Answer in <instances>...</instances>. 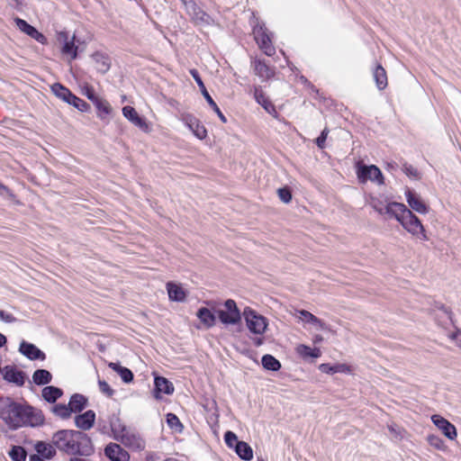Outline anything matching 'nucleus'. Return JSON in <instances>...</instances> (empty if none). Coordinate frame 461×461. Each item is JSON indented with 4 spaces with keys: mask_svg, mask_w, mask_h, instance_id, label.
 I'll return each mask as SVG.
<instances>
[{
    "mask_svg": "<svg viewBox=\"0 0 461 461\" xmlns=\"http://www.w3.org/2000/svg\"><path fill=\"white\" fill-rule=\"evenodd\" d=\"M255 40L257 41L259 48L267 56H272L275 53V49L271 44L269 36L262 30V28L254 31Z\"/></svg>",
    "mask_w": 461,
    "mask_h": 461,
    "instance_id": "nucleus-14",
    "label": "nucleus"
},
{
    "mask_svg": "<svg viewBox=\"0 0 461 461\" xmlns=\"http://www.w3.org/2000/svg\"><path fill=\"white\" fill-rule=\"evenodd\" d=\"M83 93L92 103H94L99 97L95 95L94 88L90 86H86L84 88Z\"/></svg>",
    "mask_w": 461,
    "mask_h": 461,
    "instance_id": "nucleus-54",
    "label": "nucleus"
},
{
    "mask_svg": "<svg viewBox=\"0 0 461 461\" xmlns=\"http://www.w3.org/2000/svg\"><path fill=\"white\" fill-rule=\"evenodd\" d=\"M71 413L82 411L87 405V398L80 393H74L68 402Z\"/></svg>",
    "mask_w": 461,
    "mask_h": 461,
    "instance_id": "nucleus-26",
    "label": "nucleus"
},
{
    "mask_svg": "<svg viewBox=\"0 0 461 461\" xmlns=\"http://www.w3.org/2000/svg\"><path fill=\"white\" fill-rule=\"evenodd\" d=\"M254 97L256 101L262 105V107L268 113H273L276 112L274 104L267 99L265 94L259 87H255Z\"/></svg>",
    "mask_w": 461,
    "mask_h": 461,
    "instance_id": "nucleus-29",
    "label": "nucleus"
},
{
    "mask_svg": "<svg viewBox=\"0 0 461 461\" xmlns=\"http://www.w3.org/2000/svg\"><path fill=\"white\" fill-rule=\"evenodd\" d=\"M262 366L265 369L270 371H278L281 368V363L272 355L267 354L262 357Z\"/></svg>",
    "mask_w": 461,
    "mask_h": 461,
    "instance_id": "nucleus-37",
    "label": "nucleus"
},
{
    "mask_svg": "<svg viewBox=\"0 0 461 461\" xmlns=\"http://www.w3.org/2000/svg\"><path fill=\"white\" fill-rule=\"evenodd\" d=\"M3 420L11 429H17L23 426L41 425L44 417L41 411L15 402Z\"/></svg>",
    "mask_w": 461,
    "mask_h": 461,
    "instance_id": "nucleus-2",
    "label": "nucleus"
},
{
    "mask_svg": "<svg viewBox=\"0 0 461 461\" xmlns=\"http://www.w3.org/2000/svg\"><path fill=\"white\" fill-rule=\"evenodd\" d=\"M402 170L410 177L420 178L418 170L411 165H408L407 163L403 164Z\"/></svg>",
    "mask_w": 461,
    "mask_h": 461,
    "instance_id": "nucleus-51",
    "label": "nucleus"
},
{
    "mask_svg": "<svg viewBox=\"0 0 461 461\" xmlns=\"http://www.w3.org/2000/svg\"><path fill=\"white\" fill-rule=\"evenodd\" d=\"M249 330L255 334H262L267 329L266 319H246Z\"/></svg>",
    "mask_w": 461,
    "mask_h": 461,
    "instance_id": "nucleus-35",
    "label": "nucleus"
},
{
    "mask_svg": "<svg viewBox=\"0 0 461 461\" xmlns=\"http://www.w3.org/2000/svg\"><path fill=\"white\" fill-rule=\"evenodd\" d=\"M51 91L57 97L73 105L81 112H86L90 107L86 101L76 96L68 88L59 83L53 84L51 86Z\"/></svg>",
    "mask_w": 461,
    "mask_h": 461,
    "instance_id": "nucleus-4",
    "label": "nucleus"
},
{
    "mask_svg": "<svg viewBox=\"0 0 461 461\" xmlns=\"http://www.w3.org/2000/svg\"><path fill=\"white\" fill-rule=\"evenodd\" d=\"M253 64L255 74L263 80L269 79L274 77L275 69L268 66L264 60L255 59Z\"/></svg>",
    "mask_w": 461,
    "mask_h": 461,
    "instance_id": "nucleus-24",
    "label": "nucleus"
},
{
    "mask_svg": "<svg viewBox=\"0 0 461 461\" xmlns=\"http://www.w3.org/2000/svg\"><path fill=\"white\" fill-rule=\"evenodd\" d=\"M306 324L311 331H329L332 332L331 329L325 325L321 319H306Z\"/></svg>",
    "mask_w": 461,
    "mask_h": 461,
    "instance_id": "nucleus-39",
    "label": "nucleus"
},
{
    "mask_svg": "<svg viewBox=\"0 0 461 461\" xmlns=\"http://www.w3.org/2000/svg\"><path fill=\"white\" fill-rule=\"evenodd\" d=\"M75 36L69 41L68 33L66 32H60L58 34V41L63 44L62 53L69 55L72 59L77 58V47L74 43Z\"/></svg>",
    "mask_w": 461,
    "mask_h": 461,
    "instance_id": "nucleus-16",
    "label": "nucleus"
},
{
    "mask_svg": "<svg viewBox=\"0 0 461 461\" xmlns=\"http://www.w3.org/2000/svg\"><path fill=\"white\" fill-rule=\"evenodd\" d=\"M262 343H263V339H255V344L257 346H260Z\"/></svg>",
    "mask_w": 461,
    "mask_h": 461,
    "instance_id": "nucleus-64",
    "label": "nucleus"
},
{
    "mask_svg": "<svg viewBox=\"0 0 461 461\" xmlns=\"http://www.w3.org/2000/svg\"><path fill=\"white\" fill-rule=\"evenodd\" d=\"M190 74L192 75L193 78L195 80V82L197 83L200 90H201V93L202 95H203V97L205 98V100L207 101V103L209 104V105L212 107V109L217 113V115L219 116L220 120L223 122V123H226L227 122V119L226 117L224 116V114L221 112L220 108L218 107L217 104L213 101V99L212 98V96L210 95V94L208 93V91L206 90V87L198 73V71L196 69H191L190 70Z\"/></svg>",
    "mask_w": 461,
    "mask_h": 461,
    "instance_id": "nucleus-8",
    "label": "nucleus"
},
{
    "mask_svg": "<svg viewBox=\"0 0 461 461\" xmlns=\"http://www.w3.org/2000/svg\"><path fill=\"white\" fill-rule=\"evenodd\" d=\"M279 199L285 203H288L292 200V194L288 187H282L277 190Z\"/></svg>",
    "mask_w": 461,
    "mask_h": 461,
    "instance_id": "nucleus-47",
    "label": "nucleus"
},
{
    "mask_svg": "<svg viewBox=\"0 0 461 461\" xmlns=\"http://www.w3.org/2000/svg\"><path fill=\"white\" fill-rule=\"evenodd\" d=\"M15 23L17 27L23 32H25L27 35L31 36L32 38L35 39L39 42H42L43 40H45V37L42 33L38 32L36 28L29 24L26 21L21 19V18H15Z\"/></svg>",
    "mask_w": 461,
    "mask_h": 461,
    "instance_id": "nucleus-21",
    "label": "nucleus"
},
{
    "mask_svg": "<svg viewBox=\"0 0 461 461\" xmlns=\"http://www.w3.org/2000/svg\"><path fill=\"white\" fill-rule=\"evenodd\" d=\"M52 380V375L46 369H37L32 375V381L37 385L48 384Z\"/></svg>",
    "mask_w": 461,
    "mask_h": 461,
    "instance_id": "nucleus-33",
    "label": "nucleus"
},
{
    "mask_svg": "<svg viewBox=\"0 0 461 461\" xmlns=\"http://www.w3.org/2000/svg\"><path fill=\"white\" fill-rule=\"evenodd\" d=\"M167 423L172 429H175L176 432H182L184 429V426L180 422L178 417L174 413L167 414Z\"/></svg>",
    "mask_w": 461,
    "mask_h": 461,
    "instance_id": "nucleus-45",
    "label": "nucleus"
},
{
    "mask_svg": "<svg viewBox=\"0 0 461 461\" xmlns=\"http://www.w3.org/2000/svg\"><path fill=\"white\" fill-rule=\"evenodd\" d=\"M9 456L13 461H25L27 453L21 446H14L9 451Z\"/></svg>",
    "mask_w": 461,
    "mask_h": 461,
    "instance_id": "nucleus-41",
    "label": "nucleus"
},
{
    "mask_svg": "<svg viewBox=\"0 0 461 461\" xmlns=\"http://www.w3.org/2000/svg\"><path fill=\"white\" fill-rule=\"evenodd\" d=\"M297 312L300 313L302 317H309V318L315 317L312 313H311L310 312H307L305 310L298 311V310L294 309V312H292V311L289 312V313L291 315H295Z\"/></svg>",
    "mask_w": 461,
    "mask_h": 461,
    "instance_id": "nucleus-59",
    "label": "nucleus"
},
{
    "mask_svg": "<svg viewBox=\"0 0 461 461\" xmlns=\"http://www.w3.org/2000/svg\"><path fill=\"white\" fill-rule=\"evenodd\" d=\"M407 210L408 208L403 203L392 202L384 205V214H388L390 217L395 218L400 222Z\"/></svg>",
    "mask_w": 461,
    "mask_h": 461,
    "instance_id": "nucleus-20",
    "label": "nucleus"
},
{
    "mask_svg": "<svg viewBox=\"0 0 461 461\" xmlns=\"http://www.w3.org/2000/svg\"><path fill=\"white\" fill-rule=\"evenodd\" d=\"M51 443L68 455L89 456L95 451L91 438L79 430L60 429L53 434Z\"/></svg>",
    "mask_w": 461,
    "mask_h": 461,
    "instance_id": "nucleus-1",
    "label": "nucleus"
},
{
    "mask_svg": "<svg viewBox=\"0 0 461 461\" xmlns=\"http://www.w3.org/2000/svg\"><path fill=\"white\" fill-rule=\"evenodd\" d=\"M431 420L434 423V425L438 429H440L447 438L453 440L456 438L457 433L456 427L444 417L435 414L431 416Z\"/></svg>",
    "mask_w": 461,
    "mask_h": 461,
    "instance_id": "nucleus-9",
    "label": "nucleus"
},
{
    "mask_svg": "<svg viewBox=\"0 0 461 461\" xmlns=\"http://www.w3.org/2000/svg\"><path fill=\"white\" fill-rule=\"evenodd\" d=\"M0 194L3 196H8L10 199L14 198V194L10 188L0 183Z\"/></svg>",
    "mask_w": 461,
    "mask_h": 461,
    "instance_id": "nucleus-57",
    "label": "nucleus"
},
{
    "mask_svg": "<svg viewBox=\"0 0 461 461\" xmlns=\"http://www.w3.org/2000/svg\"><path fill=\"white\" fill-rule=\"evenodd\" d=\"M306 324L311 331H329L332 332L331 329L325 325L321 319H306Z\"/></svg>",
    "mask_w": 461,
    "mask_h": 461,
    "instance_id": "nucleus-38",
    "label": "nucleus"
},
{
    "mask_svg": "<svg viewBox=\"0 0 461 461\" xmlns=\"http://www.w3.org/2000/svg\"><path fill=\"white\" fill-rule=\"evenodd\" d=\"M15 402L10 397L0 396V418L5 419Z\"/></svg>",
    "mask_w": 461,
    "mask_h": 461,
    "instance_id": "nucleus-43",
    "label": "nucleus"
},
{
    "mask_svg": "<svg viewBox=\"0 0 461 461\" xmlns=\"http://www.w3.org/2000/svg\"><path fill=\"white\" fill-rule=\"evenodd\" d=\"M322 340V337L319 334H316L315 337H314V342L317 343V342H320Z\"/></svg>",
    "mask_w": 461,
    "mask_h": 461,
    "instance_id": "nucleus-63",
    "label": "nucleus"
},
{
    "mask_svg": "<svg viewBox=\"0 0 461 461\" xmlns=\"http://www.w3.org/2000/svg\"><path fill=\"white\" fill-rule=\"evenodd\" d=\"M95 420V413L92 410L86 411L83 414H79L75 417L76 426L83 430L90 429L94 426Z\"/></svg>",
    "mask_w": 461,
    "mask_h": 461,
    "instance_id": "nucleus-19",
    "label": "nucleus"
},
{
    "mask_svg": "<svg viewBox=\"0 0 461 461\" xmlns=\"http://www.w3.org/2000/svg\"><path fill=\"white\" fill-rule=\"evenodd\" d=\"M240 317H263V316L260 314H258L253 309L247 306L243 309L242 313H240Z\"/></svg>",
    "mask_w": 461,
    "mask_h": 461,
    "instance_id": "nucleus-55",
    "label": "nucleus"
},
{
    "mask_svg": "<svg viewBox=\"0 0 461 461\" xmlns=\"http://www.w3.org/2000/svg\"><path fill=\"white\" fill-rule=\"evenodd\" d=\"M296 354L303 360H309L310 358H319L321 356V352L318 348H311L304 344H299L295 348Z\"/></svg>",
    "mask_w": 461,
    "mask_h": 461,
    "instance_id": "nucleus-25",
    "label": "nucleus"
},
{
    "mask_svg": "<svg viewBox=\"0 0 461 461\" xmlns=\"http://www.w3.org/2000/svg\"><path fill=\"white\" fill-rule=\"evenodd\" d=\"M63 394V391L56 386L49 385L42 389V397L48 402H55Z\"/></svg>",
    "mask_w": 461,
    "mask_h": 461,
    "instance_id": "nucleus-30",
    "label": "nucleus"
},
{
    "mask_svg": "<svg viewBox=\"0 0 461 461\" xmlns=\"http://www.w3.org/2000/svg\"><path fill=\"white\" fill-rule=\"evenodd\" d=\"M225 328H230L231 332H240L242 329L241 319H219Z\"/></svg>",
    "mask_w": 461,
    "mask_h": 461,
    "instance_id": "nucleus-40",
    "label": "nucleus"
},
{
    "mask_svg": "<svg viewBox=\"0 0 461 461\" xmlns=\"http://www.w3.org/2000/svg\"><path fill=\"white\" fill-rule=\"evenodd\" d=\"M154 384L156 391L155 397L157 399L160 398L159 393H161L166 394H172L174 393L173 384L165 377L156 376L154 380Z\"/></svg>",
    "mask_w": 461,
    "mask_h": 461,
    "instance_id": "nucleus-23",
    "label": "nucleus"
},
{
    "mask_svg": "<svg viewBox=\"0 0 461 461\" xmlns=\"http://www.w3.org/2000/svg\"><path fill=\"white\" fill-rule=\"evenodd\" d=\"M400 223L413 236H417L423 240H429L421 221L410 209H408L405 215L402 217Z\"/></svg>",
    "mask_w": 461,
    "mask_h": 461,
    "instance_id": "nucleus-5",
    "label": "nucleus"
},
{
    "mask_svg": "<svg viewBox=\"0 0 461 461\" xmlns=\"http://www.w3.org/2000/svg\"><path fill=\"white\" fill-rule=\"evenodd\" d=\"M207 307L211 309V312L217 314V317H240V311L237 306V303L232 299H228L224 303L226 311L222 310L221 303L218 301H208L205 303Z\"/></svg>",
    "mask_w": 461,
    "mask_h": 461,
    "instance_id": "nucleus-6",
    "label": "nucleus"
},
{
    "mask_svg": "<svg viewBox=\"0 0 461 461\" xmlns=\"http://www.w3.org/2000/svg\"><path fill=\"white\" fill-rule=\"evenodd\" d=\"M122 114L125 118H127L131 122H132L144 132L149 131V126L146 120L140 117L133 107L129 105L124 106L122 108Z\"/></svg>",
    "mask_w": 461,
    "mask_h": 461,
    "instance_id": "nucleus-11",
    "label": "nucleus"
},
{
    "mask_svg": "<svg viewBox=\"0 0 461 461\" xmlns=\"http://www.w3.org/2000/svg\"><path fill=\"white\" fill-rule=\"evenodd\" d=\"M98 386H99L100 391L104 394H105L108 397L113 396L114 391L110 387V385L105 381L99 380Z\"/></svg>",
    "mask_w": 461,
    "mask_h": 461,
    "instance_id": "nucleus-50",
    "label": "nucleus"
},
{
    "mask_svg": "<svg viewBox=\"0 0 461 461\" xmlns=\"http://www.w3.org/2000/svg\"><path fill=\"white\" fill-rule=\"evenodd\" d=\"M166 288L170 301L183 303L186 300L188 292L181 284L170 281L166 284Z\"/></svg>",
    "mask_w": 461,
    "mask_h": 461,
    "instance_id": "nucleus-10",
    "label": "nucleus"
},
{
    "mask_svg": "<svg viewBox=\"0 0 461 461\" xmlns=\"http://www.w3.org/2000/svg\"><path fill=\"white\" fill-rule=\"evenodd\" d=\"M119 427L121 428L120 431L116 427H113L117 440L133 450H142L145 447V441L138 433L125 426L119 425Z\"/></svg>",
    "mask_w": 461,
    "mask_h": 461,
    "instance_id": "nucleus-3",
    "label": "nucleus"
},
{
    "mask_svg": "<svg viewBox=\"0 0 461 461\" xmlns=\"http://www.w3.org/2000/svg\"><path fill=\"white\" fill-rule=\"evenodd\" d=\"M319 369L321 372L325 374H336V373H349L350 367L346 364H336V365H330V364H321L319 366Z\"/></svg>",
    "mask_w": 461,
    "mask_h": 461,
    "instance_id": "nucleus-31",
    "label": "nucleus"
},
{
    "mask_svg": "<svg viewBox=\"0 0 461 461\" xmlns=\"http://www.w3.org/2000/svg\"><path fill=\"white\" fill-rule=\"evenodd\" d=\"M52 412L61 418V419H68L71 416V411H69V405L68 404H55L52 409Z\"/></svg>",
    "mask_w": 461,
    "mask_h": 461,
    "instance_id": "nucleus-42",
    "label": "nucleus"
},
{
    "mask_svg": "<svg viewBox=\"0 0 461 461\" xmlns=\"http://www.w3.org/2000/svg\"><path fill=\"white\" fill-rule=\"evenodd\" d=\"M406 198L408 204L415 212L421 214H426L429 212V208L425 203L411 190L408 189L406 191Z\"/></svg>",
    "mask_w": 461,
    "mask_h": 461,
    "instance_id": "nucleus-18",
    "label": "nucleus"
},
{
    "mask_svg": "<svg viewBox=\"0 0 461 461\" xmlns=\"http://www.w3.org/2000/svg\"><path fill=\"white\" fill-rule=\"evenodd\" d=\"M109 367L115 371L124 383L128 384L133 380V374L129 368L122 366L118 363L113 362L109 364Z\"/></svg>",
    "mask_w": 461,
    "mask_h": 461,
    "instance_id": "nucleus-34",
    "label": "nucleus"
},
{
    "mask_svg": "<svg viewBox=\"0 0 461 461\" xmlns=\"http://www.w3.org/2000/svg\"><path fill=\"white\" fill-rule=\"evenodd\" d=\"M371 206L380 214H384V206L383 205L382 202L376 200L372 201Z\"/></svg>",
    "mask_w": 461,
    "mask_h": 461,
    "instance_id": "nucleus-58",
    "label": "nucleus"
},
{
    "mask_svg": "<svg viewBox=\"0 0 461 461\" xmlns=\"http://www.w3.org/2000/svg\"><path fill=\"white\" fill-rule=\"evenodd\" d=\"M53 444H49L43 441H38L35 445L37 453L47 459H51L56 455V449Z\"/></svg>",
    "mask_w": 461,
    "mask_h": 461,
    "instance_id": "nucleus-27",
    "label": "nucleus"
},
{
    "mask_svg": "<svg viewBox=\"0 0 461 461\" xmlns=\"http://www.w3.org/2000/svg\"><path fill=\"white\" fill-rule=\"evenodd\" d=\"M6 343V338L0 333V348L3 347Z\"/></svg>",
    "mask_w": 461,
    "mask_h": 461,
    "instance_id": "nucleus-62",
    "label": "nucleus"
},
{
    "mask_svg": "<svg viewBox=\"0 0 461 461\" xmlns=\"http://www.w3.org/2000/svg\"><path fill=\"white\" fill-rule=\"evenodd\" d=\"M186 125L192 132L199 139L203 140L207 136L205 127L195 117L188 115L185 119Z\"/></svg>",
    "mask_w": 461,
    "mask_h": 461,
    "instance_id": "nucleus-22",
    "label": "nucleus"
},
{
    "mask_svg": "<svg viewBox=\"0 0 461 461\" xmlns=\"http://www.w3.org/2000/svg\"><path fill=\"white\" fill-rule=\"evenodd\" d=\"M235 452L243 460H250L253 457V450L250 446L244 441L236 444Z\"/></svg>",
    "mask_w": 461,
    "mask_h": 461,
    "instance_id": "nucleus-36",
    "label": "nucleus"
},
{
    "mask_svg": "<svg viewBox=\"0 0 461 461\" xmlns=\"http://www.w3.org/2000/svg\"><path fill=\"white\" fill-rule=\"evenodd\" d=\"M447 336L452 339L455 340L456 345L461 348V331L456 328L454 331H450L447 334Z\"/></svg>",
    "mask_w": 461,
    "mask_h": 461,
    "instance_id": "nucleus-53",
    "label": "nucleus"
},
{
    "mask_svg": "<svg viewBox=\"0 0 461 461\" xmlns=\"http://www.w3.org/2000/svg\"><path fill=\"white\" fill-rule=\"evenodd\" d=\"M196 317H215L212 312H211V309L208 307H202L196 312Z\"/></svg>",
    "mask_w": 461,
    "mask_h": 461,
    "instance_id": "nucleus-56",
    "label": "nucleus"
},
{
    "mask_svg": "<svg viewBox=\"0 0 461 461\" xmlns=\"http://www.w3.org/2000/svg\"><path fill=\"white\" fill-rule=\"evenodd\" d=\"M374 79L376 86L379 90H383L387 86V76L385 69L381 66L377 65L373 72Z\"/></svg>",
    "mask_w": 461,
    "mask_h": 461,
    "instance_id": "nucleus-32",
    "label": "nucleus"
},
{
    "mask_svg": "<svg viewBox=\"0 0 461 461\" xmlns=\"http://www.w3.org/2000/svg\"><path fill=\"white\" fill-rule=\"evenodd\" d=\"M105 456L112 461H129L130 455L120 445L110 443L104 448Z\"/></svg>",
    "mask_w": 461,
    "mask_h": 461,
    "instance_id": "nucleus-12",
    "label": "nucleus"
},
{
    "mask_svg": "<svg viewBox=\"0 0 461 461\" xmlns=\"http://www.w3.org/2000/svg\"><path fill=\"white\" fill-rule=\"evenodd\" d=\"M93 104H95L96 109L100 112L99 116L101 118H103V113L105 115H108L112 111V107L109 104V103L101 97H98Z\"/></svg>",
    "mask_w": 461,
    "mask_h": 461,
    "instance_id": "nucleus-44",
    "label": "nucleus"
},
{
    "mask_svg": "<svg viewBox=\"0 0 461 461\" xmlns=\"http://www.w3.org/2000/svg\"><path fill=\"white\" fill-rule=\"evenodd\" d=\"M186 13L191 17L192 22L196 25H209L212 23V17L203 11L196 3H194V7H190Z\"/></svg>",
    "mask_w": 461,
    "mask_h": 461,
    "instance_id": "nucleus-13",
    "label": "nucleus"
},
{
    "mask_svg": "<svg viewBox=\"0 0 461 461\" xmlns=\"http://www.w3.org/2000/svg\"><path fill=\"white\" fill-rule=\"evenodd\" d=\"M330 131L328 128H324V130L321 131V135L316 139L315 142L316 145L320 149H323L325 147V141L328 137Z\"/></svg>",
    "mask_w": 461,
    "mask_h": 461,
    "instance_id": "nucleus-52",
    "label": "nucleus"
},
{
    "mask_svg": "<svg viewBox=\"0 0 461 461\" xmlns=\"http://www.w3.org/2000/svg\"><path fill=\"white\" fill-rule=\"evenodd\" d=\"M93 59L95 62L96 69L100 73L104 74L110 69L111 61H110V59L108 56H106L103 53H100V52H95L93 55Z\"/></svg>",
    "mask_w": 461,
    "mask_h": 461,
    "instance_id": "nucleus-28",
    "label": "nucleus"
},
{
    "mask_svg": "<svg viewBox=\"0 0 461 461\" xmlns=\"http://www.w3.org/2000/svg\"><path fill=\"white\" fill-rule=\"evenodd\" d=\"M29 461H42V459L39 455L34 454L30 456Z\"/></svg>",
    "mask_w": 461,
    "mask_h": 461,
    "instance_id": "nucleus-61",
    "label": "nucleus"
},
{
    "mask_svg": "<svg viewBox=\"0 0 461 461\" xmlns=\"http://www.w3.org/2000/svg\"><path fill=\"white\" fill-rule=\"evenodd\" d=\"M19 351L30 360L45 359V354L41 349L35 345L24 340L21 342Z\"/></svg>",
    "mask_w": 461,
    "mask_h": 461,
    "instance_id": "nucleus-15",
    "label": "nucleus"
},
{
    "mask_svg": "<svg viewBox=\"0 0 461 461\" xmlns=\"http://www.w3.org/2000/svg\"><path fill=\"white\" fill-rule=\"evenodd\" d=\"M224 440L228 447L236 448V444L240 441L236 434L232 431H227L224 435Z\"/></svg>",
    "mask_w": 461,
    "mask_h": 461,
    "instance_id": "nucleus-49",
    "label": "nucleus"
},
{
    "mask_svg": "<svg viewBox=\"0 0 461 461\" xmlns=\"http://www.w3.org/2000/svg\"><path fill=\"white\" fill-rule=\"evenodd\" d=\"M357 177L361 183H366L367 180L376 182L379 185L384 184V176L381 170L375 165L366 166L362 165L357 167Z\"/></svg>",
    "mask_w": 461,
    "mask_h": 461,
    "instance_id": "nucleus-7",
    "label": "nucleus"
},
{
    "mask_svg": "<svg viewBox=\"0 0 461 461\" xmlns=\"http://www.w3.org/2000/svg\"><path fill=\"white\" fill-rule=\"evenodd\" d=\"M4 379L17 386H23L25 382V373L14 366H7L5 367Z\"/></svg>",
    "mask_w": 461,
    "mask_h": 461,
    "instance_id": "nucleus-17",
    "label": "nucleus"
},
{
    "mask_svg": "<svg viewBox=\"0 0 461 461\" xmlns=\"http://www.w3.org/2000/svg\"><path fill=\"white\" fill-rule=\"evenodd\" d=\"M216 319H197L192 323L197 330H208L215 325Z\"/></svg>",
    "mask_w": 461,
    "mask_h": 461,
    "instance_id": "nucleus-46",
    "label": "nucleus"
},
{
    "mask_svg": "<svg viewBox=\"0 0 461 461\" xmlns=\"http://www.w3.org/2000/svg\"><path fill=\"white\" fill-rule=\"evenodd\" d=\"M427 440L430 446L434 447L437 449L444 448V441L436 435H429L427 437Z\"/></svg>",
    "mask_w": 461,
    "mask_h": 461,
    "instance_id": "nucleus-48",
    "label": "nucleus"
},
{
    "mask_svg": "<svg viewBox=\"0 0 461 461\" xmlns=\"http://www.w3.org/2000/svg\"><path fill=\"white\" fill-rule=\"evenodd\" d=\"M183 4V5L185 8V11H187L190 7H194V4L195 3L194 0H180Z\"/></svg>",
    "mask_w": 461,
    "mask_h": 461,
    "instance_id": "nucleus-60",
    "label": "nucleus"
}]
</instances>
